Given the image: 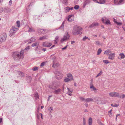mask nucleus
I'll list each match as a JSON object with an SVG mask.
<instances>
[{
	"label": "nucleus",
	"instance_id": "f257e3e1",
	"mask_svg": "<svg viewBox=\"0 0 125 125\" xmlns=\"http://www.w3.org/2000/svg\"><path fill=\"white\" fill-rule=\"evenodd\" d=\"M12 56L15 60L19 61L21 58L22 59L24 58V51L21 50L20 52L18 51L14 52Z\"/></svg>",
	"mask_w": 125,
	"mask_h": 125
},
{
	"label": "nucleus",
	"instance_id": "f03ea898",
	"mask_svg": "<svg viewBox=\"0 0 125 125\" xmlns=\"http://www.w3.org/2000/svg\"><path fill=\"white\" fill-rule=\"evenodd\" d=\"M81 30L82 28L78 26L77 25L73 27L72 33L74 35L81 34L82 33V32H81Z\"/></svg>",
	"mask_w": 125,
	"mask_h": 125
},
{
	"label": "nucleus",
	"instance_id": "7ed1b4c3",
	"mask_svg": "<svg viewBox=\"0 0 125 125\" xmlns=\"http://www.w3.org/2000/svg\"><path fill=\"white\" fill-rule=\"evenodd\" d=\"M54 86H52L51 85H49V88L53 90H56L59 87L60 85V83L59 82L55 81L53 83Z\"/></svg>",
	"mask_w": 125,
	"mask_h": 125
},
{
	"label": "nucleus",
	"instance_id": "20e7f679",
	"mask_svg": "<svg viewBox=\"0 0 125 125\" xmlns=\"http://www.w3.org/2000/svg\"><path fill=\"white\" fill-rule=\"evenodd\" d=\"M101 20L103 23H105L106 25H108L111 24V23L109 20L106 17H104L102 18L101 19Z\"/></svg>",
	"mask_w": 125,
	"mask_h": 125
},
{
	"label": "nucleus",
	"instance_id": "39448f33",
	"mask_svg": "<svg viewBox=\"0 0 125 125\" xmlns=\"http://www.w3.org/2000/svg\"><path fill=\"white\" fill-rule=\"evenodd\" d=\"M18 29L16 28L13 27L10 30L9 33V36H11L14 34L18 31Z\"/></svg>",
	"mask_w": 125,
	"mask_h": 125
},
{
	"label": "nucleus",
	"instance_id": "423d86ee",
	"mask_svg": "<svg viewBox=\"0 0 125 125\" xmlns=\"http://www.w3.org/2000/svg\"><path fill=\"white\" fill-rule=\"evenodd\" d=\"M55 74L58 80L62 78V73L57 70L55 71Z\"/></svg>",
	"mask_w": 125,
	"mask_h": 125
},
{
	"label": "nucleus",
	"instance_id": "0eeeda50",
	"mask_svg": "<svg viewBox=\"0 0 125 125\" xmlns=\"http://www.w3.org/2000/svg\"><path fill=\"white\" fill-rule=\"evenodd\" d=\"M69 36L68 33L67 32L66 34L64 35L63 37L62 38L60 42L62 43L64 41L67 40L69 38Z\"/></svg>",
	"mask_w": 125,
	"mask_h": 125
},
{
	"label": "nucleus",
	"instance_id": "6e6552de",
	"mask_svg": "<svg viewBox=\"0 0 125 125\" xmlns=\"http://www.w3.org/2000/svg\"><path fill=\"white\" fill-rule=\"evenodd\" d=\"M3 11L5 13H10L11 11V10L10 8L6 7H4L3 9Z\"/></svg>",
	"mask_w": 125,
	"mask_h": 125
},
{
	"label": "nucleus",
	"instance_id": "1a4fd4ad",
	"mask_svg": "<svg viewBox=\"0 0 125 125\" xmlns=\"http://www.w3.org/2000/svg\"><path fill=\"white\" fill-rule=\"evenodd\" d=\"M6 34H4L3 36H1L0 37V44H1L2 42L4 41L6 39Z\"/></svg>",
	"mask_w": 125,
	"mask_h": 125
},
{
	"label": "nucleus",
	"instance_id": "9d476101",
	"mask_svg": "<svg viewBox=\"0 0 125 125\" xmlns=\"http://www.w3.org/2000/svg\"><path fill=\"white\" fill-rule=\"evenodd\" d=\"M37 32L40 34H44L46 32V30L45 29H38L37 30Z\"/></svg>",
	"mask_w": 125,
	"mask_h": 125
},
{
	"label": "nucleus",
	"instance_id": "9b49d317",
	"mask_svg": "<svg viewBox=\"0 0 125 125\" xmlns=\"http://www.w3.org/2000/svg\"><path fill=\"white\" fill-rule=\"evenodd\" d=\"M52 43H49L47 42H46L43 43V45L44 47H49L52 45Z\"/></svg>",
	"mask_w": 125,
	"mask_h": 125
},
{
	"label": "nucleus",
	"instance_id": "f8f14e48",
	"mask_svg": "<svg viewBox=\"0 0 125 125\" xmlns=\"http://www.w3.org/2000/svg\"><path fill=\"white\" fill-rule=\"evenodd\" d=\"M99 25V24L98 23H93L91 25H90L89 27L90 28H93L94 27H96Z\"/></svg>",
	"mask_w": 125,
	"mask_h": 125
},
{
	"label": "nucleus",
	"instance_id": "ddd939ff",
	"mask_svg": "<svg viewBox=\"0 0 125 125\" xmlns=\"http://www.w3.org/2000/svg\"><path fill=\"white\" fill-rule=\"evenodd\" d=\"M90 2V0H85L83 3V7L84 8L86 5L89 4Z\"/></svg>",
	"mask_w": 125,
	"mask_h": 125
},
{
	"label": "nucleus",
	"instance_id": "4468645a",
	"mask_svg": "<svg viewBox=\"0 0 125 125\" xmlns=\"http://www.w3.org/2000/svg\"><path fill=\"white\" fill-rule=\"evenodd\" d=\"M53 65L52 66V67L54 68H55L56 67L58 66L59 65V64L58 63H57V61H56L55 62V61H54L53 62Z\"/></svg>",
	"mask_w": 125,
	"mask_h": 125
},
{
	"label": "nucleus",
	"instance_id": "2eb2a0df",
	"mask_svg": "<svg viewBox=\"0 0 125 125\" xmlns=\"http://www.w3.org/2000/svg\"><path fill=\"white\" fill-rule=\"evenodd\" d=\"M55 90L53 91V93L55 94H59L62 90L60 88H59L57 90L56 89Z\"/></svg>",
	"mask_w": 125,
	"mask_h": 125
},
{
	"label": "nucleus",
	"instance_id": "dca6fc26",
	"mask_svg": "<svg viewBox=\"0 0 125 125\" xmlns=\"http://www.w3.org/2000/svg\"><path fill=\"white\" fill-rule=\"evenodd\" d=\"M125 57V55L123 53H121L119 54V56L118 57V58L119 59H124Z\"/></svg>",
	"mask_w": 125,
	"mask_h": 125
},
{
	"label": "nucleus",
	"instance_id": "f3484780",
	"mask_svg": "<svg viewBox=\"0 0 125 125\" xmlns=\"http://www.w3.org/2000/svg\"><path fill=\"white\" fill-rule=\"evenodd\" d=\"M50 58L53 60V62L54 61L55 62L57 61L56 60V56H54V55H51L50 56Z\"/></svg>",
	"mask_w": 125,
	"mask_h": 125
},
{
	"label": "nucleus",
	"instance_id": "a211bd4d",
	"mask_svg": "<svg viewBox=\"0 0 125 125\" xmlns=\"http://www.w3.org/2000/svg\"><path fill=\"white\" fill-rule=\"evenodd\" d=\"M115 56V54L114 53L111 54L109 55L108 58L111 60H113L114 59Z\"/></svg>",
	"mask_w": 125,
	"mask_h": 125
},
{
	"label": "nucleus",
	"instance_id": "6ab92c4d",
	"mask_svg": "<svg viewBox=\"0 0 125 125\" xmlns=\"http://www.w3.org/2000/svg\"><path fill=\"white\" fill-rule=\"evenodd\" d=\"M65 21H64L62 23V24L61 25V26L59 28V29H61L62 30V31H64V24Z\"/></svg>",
	"mask_w": 125,
	"mask_h": 125
},
{
	"label": "nucleus",
	"instance_id": "aec40b11",
	"mask_svg": "<svg viewBox=\"0 0 125 125\" xmlns=\"http://www.w3.org/2000/svg\"><path fill=\"white\" fill-rule=\"evenodd\" d=\"M90 88L91 89V90L92 91H96L97 89L95 88L92 85H90Z\"/></svg>",
	"mask_w": 125,
	"mask_h": 125
},
{
	"label": "nucleus",
	"instance_id": "412c9836",
	"mask_svg": "<svg viewBox=\"0 0 125 125\" xmlns=\"http://www.w3.org/2000/svg\"><path fill=\"white\" fill-rule=\"evenodd\" d=\"M35 39L33 37L31 38L30 39V40L28 42V44H30L31 42H33L35 41Z\"/></svg>",
	"mask_w": 125,
	"mask_h": 125
},
{
	"label": "nucleus",
	"instance_id": "4be33fe9",
	"mask_svg": "<svg viewBox=\"0 0 125 125\" xmlns=\"http://www.w3.org/2000/svg\"><path fill=\"white\" fill-rule=\"evenodd\" d=\"M93 100V99L92 98H88L86 99L85 100V102H88L92 101Z\"/></svg>",
	"mask_w": 125,
	"mask_h": 125
},
{
	"label": "nucleus",
	"instance_id": "5701e85b",
	"mask_svg": "<svg viewBox=\"0 0 125 125\" xmlns=\"http://www.w3.org/2000/svg\"><path fill=\"white\" fill-rule=\"evenodd\" d=\"M98 3L100 4H104L105 2V0H98Z\"/></svg>",
	"mask_w": 125,
	"mask_h": 125
},
{
	"label": "nucleus",
	"instance_id": "b1692460",
	"mask_svg": "<svg viewBox=\"0 0 125 125\" xmlns=\"http://www.w3.org/2000/svg\"><path fill=\"white\" fill-rule=\"evenodd\" d=\"M35 31L34 29L32 27H31L30 28H29L28 32H34Z\"/></svg>",
	"mask_w": 125,
	"mask_h": 125
},
{
	"label": "nucleus",
	"instance_id": "393cba45",
	"mask_svg": "<svg viewBox=\"0 0 125 125\" xmlns=\"http://www.w3.org/2000/svg\"><path fill=\"white\" fill-rule=\"evenodd\" d=\"M39 43L38 42H35L32 44L31 45V46L33 47L35 46H37V48H38V46L39 45Z\"/></svg>",
	"mask_w": 125,
	"mask_h": 125
},
{
	"label": "nucleus",
	"instance_id": "a878e982",
	"mask_svg": "<svg viewBox=\"0 0 125 125\" xmlns=\"http://www.w3.org/2000/svg\"><path fill=\"white\" fill-rule=\"evenodd\" d=\"M47 36H44L42 37H40L39 39L40 40H42L47 39Z\"/></svg>",
	"mask_w": 125,
	"mask_h": 125
},
{
	"label": "nucleus",
	"instance_id": "bb28decb",
	"mask_svg": "<svg viewBox=\"0 0 125 125\" xmlns=\"http://www.w3.org/2000/svg\"><path fill=\"white\" fill-rule=\"evenodd\" d=\"M73 78H66L64 79V81L65 82H68L69 81H71L72 80H73Z\"/></svg>",
	"mask_w": 125,
	"mask_h": 125
},
{
	"label": "nucleus",
	"instance_id": "cd10ccee",
	"mask_svg": "<svg viewBox=\"0 0 125 125\" xmlns=\"http://www.w3.org/2000/svg\"><path fill=\"white\" fill-rule=\"evenodd\" d=\"M119 5L123 4L124 3V0H118Z\"/></svg>",
	"mask_w": 125,
	"mask_h": 125
},
{
	"label": "nucleus",
	"instance_id": "c85d7f7f",
	"mask_svg": "<svg viewBox=\"0 0 125 125\" xmlns=\"http://www.w3.org/2000/svg\"><path fill=\"white\" fill-rule=\"evenodd\" d=\"M92 123V120L91 118L90 117L89 119V125H91Z\"/></svg>",
	"mask_w": 125,
	"mask_h": 125
},
{
	"label": "nucleus",
	"instance_id": "c756f323",
	"mask_svg": "<svg viewBox=\"0 0 125 125\" xmlns=\"http://www.w3.org/2000/svg\"><path fill=\"white\" fill-rule=\"evenodd\" d=\"M72 16V15H69L68 16V21L70 22H72V21L73 20L71 18V17Z\"/></svg>",
	"mask_w": 125,
	"mask_h": 125
},
{
	"label": "nucleus",
	"instance_id": "7c9ffc66",
	"mask_svg": "<svg viewBox=\"0 0 125 125\" xmlns=\"http://www.w3.org/2000/svg\"><path fill=\"white\" fill-rule=\"evenodd\" d=\"M65 11L66 12H68L69 11V10H70V7H67L65 8Z\"/></svg>",
	"mask_w": 125,
	"mask_h": 125
},
{
	"label": "nucleus",
	"instance_id": "2f4dec72",
	"mask_svg": "<svg viewBox=\"0 0 125 125\" xmlns=\"http://www.w3.org/2000/svg\"><path fill=\"white\" fill-rule=\"evenodd\" d=\"M102 51V50L100 48L97 51V55H99L101 53Z\"/></svg>",
	"mask_w": 125,
	"mask_h": 125
},
{
	"label": "nucleus",
	"instance_id": "473e14b6",
	"mask_svg": "<svg viewBox=\"0 0 125 125\" xmlns=\"http://www.w3.org/2000/svg\"><path fill=\"white\" fill-rule=\"evenodd\" d=\"M114 97H119V94L117 92H114Z\"/></svg>",
	"mask_w": 125,
	"mask_h": 125
},
{
	"label": "nucleus",
	"instance_id": "72a5a7b5",
	"mask_svg": "<svg viewBox=\"0 0 125 125\" xmlns=\"http://www.w3.org/2000/svg\"><path fill=\"white\" fill-rule=\"evenodd\" d=\"M102 74V71L101 70L100 71V73L98 74L96 76V78H97L98 76H101Z\"/></svg>",
	"mask_w": 125,
	"mask_h": 125
},
{
	"label": "nucleus",
	"instance_id": "f704fd0d",
	"mask_svg": "<svg viewBox=\"0 0 125 125\" xmlns=\"http://www.w3.org/2000/svg\"><path fill=\"white\" fill-rule=\"evenodd\" d=\"M67 76L68 78H73L72 74H71L70 73L67 74Z\"/></svg>",
	"mask_w": 125,
	"mask_h": 125
},
{
	"label": "nucleus",
	"instance_id": "c9c22d12",
	"mask_svg": "<svg viewBox=\"0 0 125 125\" xmlns=\"http://www.w3.org/2000/svg\"><path fill=\"white\" fill-rule=\"evenodd\" d=\"M111 52L110 50H107L104 53V54H109Z\"/></svg>",
	"mask_w": 125,
	"mask_h": 125
},
{
	"label": "nucleus",
	"instance_id": "e433bc0d",
	"mask_svg": "<svg viewBox=\"0 0 125 125\" xmlns=\"http://www.w3.org/2000/svg\"><path fill=\"white\" fill-rule=\"evenodd\" d=\"M114 3L115 5H119L118 0H115L114 1Z\"/></svg>",
	"mask_w": 125,
	"mask_h": 125
},
{
	"label": "nucleus",
	"instance_id": "4c0bfd02",
	"mask_svg": "<svg viewBox=\"0 0 125 125\" xmlns=\"http://www.w3.org/2000/svg\"><path fill=\"white\" fill-rule=\"evenodd\" d=\"M87 39L89 40H90V39H89V38L88 37H86V36H85L82 39V40L83 41H85L86 40V39Z\"/></svg>",
	"mask_w": 125,
	"mask_h": 125
},
{
	"label": "nucleus",
	"instance_id": "58836bf2",
	"mask_svg": "<svg viewBox=\"0 0 125 125\" xmlns=\"http://www.w3.org/2000/svg\"><path fill=\"white\" fill-rule=\"evenodd\" d=\"M34 96L35 97L36 99L39 98L38 95L37 93H35L34 95Z\"/></svg>",
	"mask_w": 125,
	"mask_h": 125
},
{
	"label": "nucleus",
	"instance_id": "ea45409f",
	"mask_svg": "<svg viewBox=\"0 0 125 125\" xmlns=\"http://www.w3.org/2000/svg\"><path fill=\"white\" fill-rule=\"evenodd\" d=\"M111 105L113 107H117L118 106V105L117 104H111Z\"/></svg>",
	"mask_w": 125,
	"mask_h": 125
},
{
	"label": "nucleus",
	"instance_id": "a19ab883",
	"mask_svg": "<svg viewBox=\"0 0 125 125\" xmlns=\"http://www.w3.org/2000/svg\"><path fill=\"white\" fill-rule=\"evenodd\" d=\"M109 95L110 97H114V92H111L109 94Z\"/></svg>",
	"mask_w": 125,
	"mask_h": 125
},
{
	"label": "nucleus",
	"instance_id": "79ce46f5",
	"mask_svg": "<svg viewBox=\"0 0 125 125\" xmlns=\"http://www.w3.org/2000/svg\"><path fill=\"white\" fill-rule=\"evenodd\" d=\"M103 62L106 64H108V63H110V62H109V61L107 60H104L103 61Z\"/></svg>",
	"mask_w": 125,
	"mask_h": 125
},
{
	"label": "nucleus",
	"instance_id": "37998d69",
	"mask_svg": "<svg viewBox=\"0 0 125 125\" xmlns=\"http://www.w3.org/2000/svg\"><path fill=\"white\" fill-rule=\"evenodd\" d=\"M3 11V8L2 7H0V14Z\"/></svg>",
	"mask_w": 125,
	"mask_h": 125
},
{
	"label": "nucleus",
	"instance_id": "c03bdc74",
	"mask_svg": "<svg viewBox=\"0 0 125 125\" xmlns=\"http://www.w3.org/2000/svg\"><path fill=\"white\" fill-rule=\"evenodd\" d=\"M16 23L17 24V26L18 27H19L20 26V21H17Z\"/></svg>",
	"mask_w": 125,
	"mask_h": 125
},
{
	"label": "nucleus",
	"instance_id": "a18cd8bd",
	"mask_svg": "<svg viewBox=\"0 0 125 125\" xmlns=\"http://www.w3.org/2000/svg\"><path fill=\"white\" fill-rule=\"evenodd\" d=\"M27 79L28 80H29V81H30L32 79V78L31 76H28L27 77Z\"/></svg>",
	"mask_w": 125,
	"mask_h": 125
},
{
	"label": "nucleus",
	"instance_id": "49530a36",
	"mask_svg": "<svg viewBox=\"0 0 125 125\" xmlns=\"http://www.w3.org/2000/svg\"><path fill=\"white\" fill-rule=\"evenodd\" d=\"M53 110V108L52 107H50L49 109V110L51 112H52V111Z\"/></svg>",
	"mask_w": 125,
	"mask_h": 125
},
{
	"label": "nucleus",
	"instance_id": "de8ad7c7",
	"mask_svg": "<svg viewBox=\"0 0 125 125\" xmlns=\"http://www.w3.org/2000/svg\"><path fill=\"white\" fill-rule=\"evenodd\" d=\"M80 99L82 101H85V100L86 99H85L84 98H83V97H80Z\"/></svg>",
	"mask_w": 125,
	"mask_h": 125
},
{
	"label": "nucleus",
	"instance_id": "09e8293b",
	"mask_svg": "<svg viewBox=\"0 0 125 125\" xmlns=\"http://www.w3.org/2000/svg\"><path fill=\"white\" fill-rule=\"evenodd\" d=\"M79 7V6L78 5H76L74 7V8L75 9L77 10L78 9Z\"/></svg>",
	"mask_w": 125,
	"mask_h": 125
},
{
	"label": "nucleus",
	"instance_id": "8fccbe9b",
	"mask_svg": "<svg viewBox=\"0 0 125 125\" xmlns=\"http://www.w3.org/2000/svg\"><path fill=\"white\" fill-rule=\"evenodd\" d=\"M59 38V37L58 36H57L55 38V44L57 43V42H56V41L58 40V39Z\"/></svg>",
	"mask_w": 125,
	"mask_h": 125
},
{
	"label": "nucleus",
	"instance_id": "3c124183",
	"mask_svg": "<svg viewBox=\"0 0 125 125\" xmlns=\"http://www.w3.org/2000/svg\"><path fill=\"white\" fill-rule=\"evenodd\" d=\"M61 1L63 3H67L68 0H61Z\"/></svg>",
	"mask_w": 125,
	"mask_h": 125
},
{
	"label": "nucleus",
	"instance_id": "603ef678",
	"mask_svg": "<svg viewBox=\"0 0 125 125\" xmlns=\"http://www.w3.org/2000/svg\"><path fill=\"white\" fill-rule=\"evenodd\" d=\"M32 70L34 71L37 70L38 69V67H35L32 69Z\"/></svg>",
	"mask_w": 125,
	"mask_h": 125
},
{
	"label": "nucleus",
	"instance_id": "864d4df0",
	"mask_svg": "<svg viewBox=\"0 0 125 125\" xmlns=\"http://www.w3.org/2000/svg\"><path fill=\"white\" fill-rule=\"evenodd\" d=\"M18 73L19 74V75H20V76H21V75H22L24 73L22 72L19 71Z\"/></svg>",
	"mask_w": 125,
	"mask_h": 125
},
{
	"label": "nucleus",
	"instance_id": "5fc2aeb1",
	"mask_svg": "<svg viewBox=\"0 0 125 125\" xmlns=\"http://www.w3.org/2000/svg\"><path fill=\"white\" fill-rule=\"evenodd\" d=\"M95 43L97 45H99L100 44V42L98 41H96L95 42Z\"/></svg>",
	"mask_w": 125,
	"mask_h": 125
},
{
	"label": "nucleus",
	"instance_id": "6e6d98bb",
	"mask_svg": "<svg viewBox=\"0 0 125 125\" xmlns=\"http://www.w3.org/2000/svg\"><path fill=\"white\" fill-rule=\"evenodd\" d=\"M67 94L71 96L72 95L71 93L69 92H67Z\"/></svg>",
	"mask_w": 125,
	"mask_h": 125
},
{
	"label": "nucleus",
	"instance_id": "4d7b16f0",
	"mask_svg": "<svg viewBox=\"0 0 125 125\" xmlns=\"http://www.w3.org/2000/svg\"><path fill=\"white\" fill-rule=\"evenodd\" d=\"M98 123L99 124V125H104L100 121H99L98 122Z\"/></svg>",
	"mask_w": 125,
	"mask_h": 125
},
{
	"label": "nucleus",
	"instance_id": "13d9d810",
	"mask_svg": "<svg viewBox=\"0 0 125 125\" xmlns=\"http://www.w3.org/2000/svg\"><path fill=\"white\" fill-rule=\"evenodd\" d=\"M83 124L84 125H85L86 122H85V118H83Z\"/></svg>",
	"mask_w": 125,
	"mask_h": 125
},
{
	"label": "nucleus",
	"instance_id": "bf43d9fd",
	"mask_svg": "<svg viewBox=\"0 0 125 125\" xmlns=\"http://www.w3.org/2000/svg\"><path fill=\"white\" fill-rule=\"evenodd\" d=\"M45 64V63L44 62H43L42 63H41V65H40V66H42L44 65Z\"/></svg>",
	"mask_w": 125,
	"mask_h": 125
},
{
	"label": "nucleus",
	"instance_id": "052dcab7",
	"mask_svg": "<svg viewBox=\"0 0 125 125\" xmlns=\"http://www.w3.org/2000/svg\"><path fill=\"white\" fill-rule=\"evenodd\" d=\"M118 25H122V23L120 22H116V23Z\"/></svg>",
	"mask_w": 125,
	"mask_h": 125
},
{
	"label": "nucleus",
	"instance_id": "680f3d73",
	"mask_svg": "<svg viewBox=\"0 0 125 125\" xmlns=\"http://www.w3.org/2000/svg\"><path fill=\"white\" fill-rule=\"evenodd\" d=\"M67 46H68V45H67L65 47H64L62 48V50H64L65 49H66Z\"/></svg>",
	"mask_w": 125,
	"mask_h": 125
},
{
	"label": "nucleus",
	"instance_id": "e2e57ef3",
	"mask_svg": "<svg viewBox=\"0 0 125 125\" xmlns=\"http://www.w3.org/2000/svg\"><path fill=\"white\" fill-rule=\"evenodd\" d=\"M9 5H11L12 4V1L11 0H10L9 3Z\"/></svg>",
	"mask_w": 125,
	"mask_h": 125
},
{
	"label": "nucleus",
	"instance_id": "0e129e2a",
	"mask_svg": "<svg viewBox=\"0 0 125 125\" xmlns=\"http://www.w3.org/2000/svg\"><path fill=\"white\" fill-rule=\"evenodd\" d=\"M67 89L68 90V92H70V93H72V91L70 90V89L69 88H67Z\"/></svg>",
	"mask_w": 125,
	"mask_h": 125
},
{
	"label": "nucleus",
	"instance_id": "69168bd1",
	"mask_svg": "<svg viewBox=\"0 0 125 125\" xmlns=\"http://www.w3.org/2000/svg\"><path fill=\"white\" fill-rule=\"evenodd\" d=\"M122 28H123V30L125 31V24L123 25L122 27Z\"/></svg>",
	"mask_w": 125,
	"mask_h": 125
},
{
	"label": "nucleus",
	"instance_id": "338daca9",
	"mask_svg": "<svg viewBox=\"0 0 125 125\" xmlns=\"http://www.w3.org/2000/svg\"><path fill=\"white\" fill-rule=\"evenodd\" d=\"M29 49V46H28L27 47H26L25 49V50H27L28 49Z\"/></svg>",
	"mask_w": 125,
	"mask_h": 125
},
{
	"label": "nucleus",
	"instance_id": "774afa93",
	"mask_svg": "<svg viewBox=\"0 0 125 125\" xmlns=\"http://www.w3.org/2000/svg\"><path fill=\"white\" fill-rule=\"evenodd\" d=\"M93 0L94 1V2H96V3H97L98 2V0Z\"/></svg>",
	"mask_w": 125,
	"mask_h": 125
}]
</instances>
